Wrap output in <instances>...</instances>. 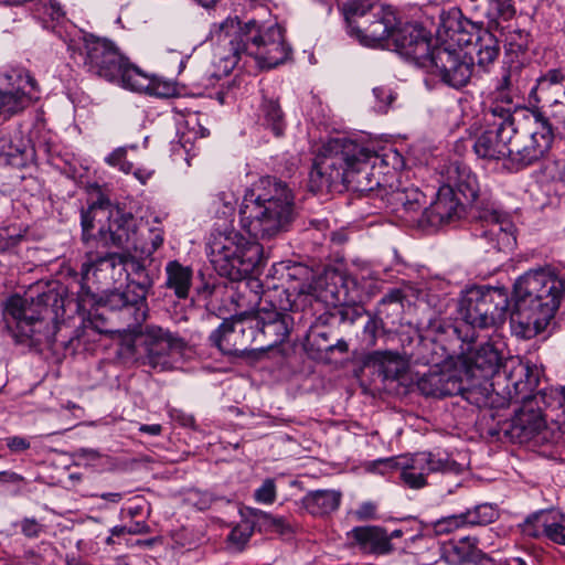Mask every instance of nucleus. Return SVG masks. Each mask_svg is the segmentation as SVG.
Segmentation results:
<instances>
[{
    "label": "nucleus",
    "instance_id": "1",
    "mask_svg": "<svg viewBox=\"0 0 565 565\" xmlns=\"http://www.w3.org/2000/svg\"><path fill=\"white\" fill-rule=\"evenodd\" d=\"M377 160L394 169L402 164L401 154L393 148H382L379 152L369 142L329 139L315 159L309 174L310 186L313 191H332L339 186L356 192L372 191L380 184L370 172Z\"/></svg>",
    "mask_w": 565,
    "mask_h": 565
},
{
    "label": "nucleus",
    "instance_id": "2",
    "mask_svg": "<svg viewBox=\"0 0 565 565\" xmlns=\"http://www.w3.org/2000/svg\"><path fill=\"white\" fill-rule=\"evenodd\" d=\"M446 185H451L471 203L473 224L472 234L486 252H500L511 248L515 243L513 224L510 216L490 196L480 194L476 174L469 167L451 162L446 170Z\"/></svg>",
    "mask_w": 565,
    "mask_h": 565
},
{
    "label": "nucleus",
    "instance_id": "3",
    "mask_svg": "<svg viewBox=\"0 0 565 565\" xmlns=\"http://www.w3.org/2000/svg\"><path fill=\"white\" fill-rule=\"evenodd\" d=\"M564 282L544 269L531 270L514 284V308L510 324L514 334L530 339L541 332L557 311Z\"/></svg>",
    "mask_w": 565,
    "mask_h": 565
},
{
    "label": "nucleus",
    "instance_id": "4",
    "mask_svg": "<svg viewBox=\"0 0 565 565\" xmlns=\"http://www.w3.org/2000/svg\"><path fill=\"white\" fill-rule=\"evenodd\" d=\"M481 26L482 22L465 18L459 9L440 15L437 29L440 43L433 47L426 67L447 86L460 89L469 83L475 64L463 47L472 43Z\"/></svg>",
    "mask_w": 565,
    "mask_h": 565
},
{
    "label": "nucleus",
    "instance_id": "5",
    "mask_svg": "<svg viewBox=\"0 0 565 565\" xmlns=\"http://www.w3.org/2000/svg\"><path fill=\"white\" fill-rule=\"evenodd\" d=\"M87 209L81 211L82 242L85 248L110 246L135 252L138 223L135 215L114 203L103 186L88 188Z\"/></svg>",
    "mask_w": 565,
    "mask_h": 565
},
{
    "label": "nucleus",
    "instance_id": "6",
    "mask_svg": "<svg viewBox=\"0 0 565 565\" xmlns=\"http://www.w3.org/2000/svg\"><path fill=\"white\" fill-rule=\"evenodd\" d=\"M218 36L226 51L222 60L231 70L243 55L253 56L263 67L273 68L286 62L291 54L285 31L277 23L264 26L250 20L242 25L237 18H228L221 23Z\"/></svg>",
    "mask_w": 565,
    "mask_h": 565
},
{
    "label": "nucleus",
    "instance_id": "7",
    "mask_svg": "<svg viewBox=\"0 0 565 565\" xmlns=\"http://www.w3.org/2000/svg\"><path fill=\"white\" fill-rule=\"evenodd\" d=\"M294 198L286 183L265 177L246 189L239 220L254 238L269 239L287 231L292 218Z\"/></svg>",
    "mask_w": 565,
    "mask_h": 565
},
{
    "label": "nucleus",
    "instance_id": "8",
    "mask_svg": "<svg viewBox=\"0 0 565 565\" xmlns=\"http://www.w3.org/2000/svg\"><path fill=\"white\" fill-rule=\"evenodd\" d=\"M509 296L504 288L471 286L461 292L458 306L460 319L440 327L448 337L469 345L478 338V330L495 328L505 321Z\"/></svg>",
    "mask_w": 565,
    "mask_h": 565
},
{
    "label": "nucleus",
    "instance_id": "9",
    "mask_svg": "<svg viewBox=\"0 0 565 565\" xmlns=\"http://www.w3.org/2000/svg\"><path fill=\"white\" fill-rule=\"evenodd\" d=\"M62 307L63 300L53 294H42L30 300L12 295L6 300L3 312L13 320L14 326L9 328L17 343L51 348L58 330L57 310Z\"/></svg>",
    "mask_w": 565,
    "mask_h": 565
},
{
    "label": "nucleus",
    "instance_id": "10",
    "mask_svg": "<svg viewBox=\"0 0 565 565\" xmlns=\"http://www.w3.org/2000/svg\"><path fill=\"white\" fill-rule=\"evenodd\" d=\"M508 384L505 385L509 403H521L511 419L508 430L512 439L523 444L534 438L546 427L543 407L535 398H531L542 375V370L530 361L511 360L505 364Z\"/></svg>",
    "mask_w": 565,
    "mask_h": 565
},
{
    "label": "nucleus",
    "instance_id": "11",
    "mask_svg": "<svg viewBox=\"0 0 565 565\" xmlns=\"http://www.w3.org/2000/svg\"><path fill=\"white\" fill-rule=\"evenodd\" d=\"M263 247L234 228L214 230L206 243V253L215 271L239 281L260 263Z\"/></svg>",
    "mask_w": 565,
    "mask_h": 565
},
{
    "label": "nucleus",
    "instance_id": "12",
    "mask_svg": "<svg viewBox=\"0 0 565 565\" xmlns=\"http://www.w3.org/2000/svg\"><path fill=\"white\" fill-rule=\"evenodd\" d=\"M82 67L85 72L128 89L145 88L146 77L130 63L110 40L93 34L84 36Z\"/></svg>",
    "mask_w": 565,
    "mask_h": 565
},
{
    "label": "nucleus",
    "instance_id": "13",
    "mask_svg": "<svg viewBox=\"0 0 565 565\" xmlns=\"http://www.w3.org/2000/svg\"><path fill=\"white\" fill-rule=\"evenodd\" d=\"M348 34L362 45L377 46L393 39L399 17L391 6H376L371 0H350L343 6Z\"/></svg>",
    "mask_w": 565,
    "mask_h": 565
},
{
    "label": "nucleus",
    "instance_id": "14",
    "mask_svg": "<svg viewBox=\"0 0 565 565\" xmlns=\"http://www.w3.org/2000/svg\"><path fill=\"white\" fill-rule=\"evenodd\" d=\"M515 121L512 140L511 168L521 170L544 159L554 140L550 118L540 110L523 111Z\"/></svg>",
    "mask_w": 565,
    "mask_h": 565
},
{
    "label": "nucleus",
    "instance_id": "15",
    "mask_svg": "<svg viewBox=\"0 0 565 565\" xmlns=\"http://www.w3.org/2000/svg\"><path fill=\"white\" fill-rule=\"evenodd\" d=\"M132 273L141 276L139 281L129 280L124 290L114 289L105 296V306L111 311H118L125 324V330L134 331L142 326L148 317L147 296L152 287V280L146 273L145 266L131 260Z\"/></svg>",
    "mask_w": 565,
    "mask_h": 565
},
{
    "label": "nucleus",
    "instance_id": "16",
    "mask_svg": "<svg viewBox=\"0 0 565 565\" xmlns=\"http://www.w3.org/2000/svg\"><path fill=\"white\" fill-rule=\"evenodd\" d=\"M395 466L401 469V480L411 489L427 486L430 473L459 472L460 466L445 450L419 451L408 458H401Z\"/></svg>",
    "mask_w": 565,
    "mask_h": 565
},
{
    "label": "nucleus",
    "instance_id": "17",
    "mask_svg": "<svg viewBox=\"0 0 565 565\" xmlns=\"http://www.w3.org/2000/svg\"><path fill=\"white\" fill-rule=\"evenodd\" d=\"M256 329L252 317H232L211 333L210 340L223 354L243 356L257 350Z\"/></svg>",
    "mask_w": 565,
    "mask_h": 565
},
{
    "label": "nucleus",
    "instance_id": "18",
    "mask_svg": "<svg viewBox=\"0 0 565 565\" xmlns=\"http://www.w3.org/2000/svg\"><path fill=\"white\" fill-rule=\"evenodd\" d=\"M86 249L85 262L81 267L84 278L92 273L97 282L106 285L128 278V257L125 254L98 252V248Z\"/></svg>",
    "mask_w": 565,
    "mask_h": 565
},
{
    "label": "nucleus",
    "instance_id": "19",
    "mask_svg": "<svg viewBox=\"0 0 565 565\" xmlns=\"http://www.w3.org/2000/svg\"><path fill=\"white\" fill-rule=\"evenodd\" d=\"M394 45L408 58L420 66H427L431 54V34L422 24L398 20L392 39Z\"/></svg>",
    "mask_w": 565,
    "mask_h": 565
},
{
    "label": "nucleus",
    "instance_id": "20",
    "mask_svg": "<svg viewBox=\"0 0 565 565\" xmlns=\"http://www.w3.org/2000/svg\"><path fill=\"white\" fill-rule=\"evenodd\" d=\"M523 111L532 109L520 107L512 95L490 93L482 102V120L486 127L501 128L515 134V121Z\"/></svg>",
    "mask_w": 565,
    "mask_h": 565
},
{
    "label": "nucleus",
    "instance_id": "21",
    "mask_svg": "<svg viewBox=\"0 0 565 565\" xmlns=\"http://www.w3.org/2000/svg\"><path fill=\"white\" fill-rule=\"evenodd\" d=\"M140 345L145 353V364L164 369L169 364L168 358L171 352H181L184 348V342L181 338L174 337L169 331L151 326L147 327L142 333Z\"/></svg>",
    "mask_w": 565,
    "mask_h": 565
},
{
    "label": "nucleus",
    "instance_id": "22",
    "mask_svg": "<svg viewBox=\"0 0 565 565\" xmlns=\"http://www.w3.org/2000/svg\"><path fill=\"white\" fill-rule=\"evenodd\" d=\"M257 324L256 349L259 351L270 350L289 338L294 319L291 316H279V313H267L257 311L252 318Z\"/></svg>",
    "mask_w": 565,
    "mask_h": 565
},
{
    "label": "nucleus",
    "instance_id": "23",
    "mask_svg": "<svg viewBox=\"0 0 565 565\" xmlns=\"http://www.w3.org/2000/svg\"><path fill=\"white\" fill-rule=\"evenodd\" d=\"M460 210L459 200L451 185L445 183L439 186L436 199L422 212L419 226L438 227L458 217Z\"/></svg>",
    "mask_w": 565,
    "mask_h": 565
},
{
    "label": "nucleus",
    "instance_id": "24",
    "mask_svg": "<svg viewBox=\"0 0 565 565\" xmlns=\"http://www.w3.org/2000/svg\"><path fill=\"white\" fill-rule=\"evenodd\" d=\"M513 136L514 132L501 130V128L486 127L477 137L473 150L482 159L501 160L507 158L511 166Z\"/></svg>",
    "mask_w": 565,
    "mask_h": 565
},
{
    "label": "nucleus",
    "instance_id": "25",
    "mask_svg": "<svg viewBox=\"0 0 565 565\" xmlns=\"http://www.w3.org/2000/svg\"><path fill=\"white\" fill-rule=\"evenodd\" d=\"M18 79L17 89L0 90V115L12 116L39 99L38 82L29 72L19 73Z\"/></svg>",
    "mask_w": 565,
    "mask_h": 565
},
{
    "label": "nucleus",
    "instance_id": "26",
    "mask_svg": "<svg viewBox=\"0 0 565 565\" xmlns=\"http://www.w3.org/2000/svg\"><path fill=\"white\" fill-rule=\"evenodd\" d=\"M417 387L425 396L440 398L463 391L461 377L452 370H429L417 380Z\"/></svg>",
    "mask_w": 565,
    "mask_h": 565
},
{
    "label": "nucleus",
    "instance_id": "27",
    "mask_svg": "<svg viewBox=\"0 0 565 565\" xmlns=\"http://www.w3.org/2000/svg\"><path fill=\"white\" fill-rule=\"evenodd\" d=\"M348 536L363 554L385 556L394 551V545L390 542L388 532L382 526H355L348 533Z\"/></svg>",
    "mask_w": 565,
    "mask_h": 565
},
{
    "label": "nucleus",
    "instance_id": "28",
    "mask_svg": "<svg viewBox=\"0 0 565 565\" xmlns=\"http://www.w3.org/2000/svg\"><path fill=\"white\" fill-rule=\"evenodd\" d=\"M501 345L502 342L498 337H491L488 342L480 345L470 358V369L473 375H477L476 372H479L480 377L488 379L495 375L500 367L503 366L505 377L508 379L505 364L509 363L511 359L502 364ZM516 359L518 358H512V360Z\"/></svg>",
    "mask_w": 565,
    "mask_h": 565
},
{
    "label": "nucleus",
    "instance_id": "29",
    "mask_svg": "<svg viewBox=\"0 0 565 565\" xmlns=\"http://www.w3.org/2000/svg\"><path fill=\"white\" fill-rule=\"evenodd\" d=\"M565 89V66H558L542 73L532 87L530 96L537 103H548L553 107Z\"/></svg>",
    "mask_w": 565,
    "mask_h": 565
},
{
    "label": "nucleus",
    "instance_id": "30",
    "mask_svg": "<svg viewBox=\"0 0 565 565\" xmlns=\"http://www.w3.org/2000/svg\"><path fill=\"white\" fill-rule=\"evenodd\" d=\"M522 531L529 536L535 539L544 536L556 544L565 545V525L543 511L527 516Z\"/></svg>",
    "mask_w": 565,
    "mask_h": 565
},
{
    "label": "nucleus",
    "instance_id": "31",
    "mask_svg": "<svg viewBox=\"0 0 565 565\" xmlns=\"http://www.w3.org/2000/svg\"><path fill=\"white\" fill-rule=\"evenodd\" d=\"M425 198V194L418 189L395 190L390 195V203L401 218L419 226Z\"/></svg>",
    "mask_w": 565,
    "mask_h": 565
},
{
    "label": "nucleus",
    "instance_id": "32",
    "mask_svg": "<svg viewBox=\"0 0 565 565\" xmlns=\"http://www.w3.org/2000/svg\"><path fill=\"white\" fill-rule=\"evenodd\" d=\"M503 36V47L505 58L511 63H520L521 58L526 55L532 36L529 31L518 25H503V30H494Z\"/></svg>",
    "mask_w": 565,
    "mask_h": 565
},
{
    "label": "nucleus",
    "instance_id": "33",
    "mask_svg": "<svg viewBox=\"0 0 565 565\" xmlns=\"http://www.w3.org/2000/svg\"><path fill=\"white\" fill-rule=\"evenodd\" d=\"M342 492L333 489L309 491L302 498V505L315 516H324L337 511L341 504Z\"/></svg>",
    "mask_w": 565,
    "mask_h": 565
},
{
    "label": "nucleus",
    "instance_id": "34",
    "mask_svg": "<svg viewBox=\"0 0 565 565\" xmlns=\"http://www.w3.org/2000/svg\"><path fill=\"white\" fill-rule=\"evenodd\" d=\"M292 295L282 286H274L267 290H263L259 296L258 310L259 312L279 313V316H290L289 312L294 311L295 301Z\"/></svg>",
    "mask_w": 565,
    "mask_h": 565
},
{
    "label": "nucleus",
    "instance_id": "35",
    "mask_svg": "<svg viewBox=\"0 0 565 565\" xmlns=\"http://www.w3.org/2000/svg\"><path fill=\"white\" fill-rule=\"evenodd\" d=\"M209 135V129L201 124L196 114L190 115L185 118L178 129L177 145L184 150L186 160L196 154V141L199 139L206 138Z\"/></svg>",
    "mask_w": 565,
    "mask_h": 565
},
{
    "label": "nucleus",
    "instance_id": "36",
    "mask_svg": "<svg viewBox=\"0 0 565 565\" xmlns=\"http://www.w3.org/2000/svg\"><path fill=\"white\" fill-rule=\"evenodd\" d=\"M257 120L263 127L271 130L275 136H281L286 128V119L279 99L263 94L257 110Z\"/></svg>",
    "mask_w": 565,
    "mask_h": 565
},
{
    "label": "nucleus",
    "instance_id": "37",
    "mask_svg": "<svg viewBox=\"0 0 565 565\" xmlns=\"http://www.w3.org/2000/svg\"><path fill=\"white\" fill-rule=\"evenodd\" d=\"M166 287L173 290L179 299L188 298L192 286L193 270L178 260H170L166 265Z\"/></svg>",
    "mask_w": 565,
    "mask_h": 565
},
{
    "label": "nucleus",
    "instance_id": "38",
    "mask_svg": "<svg viewBox=\"0 0 565 565\" xmlns=\"http://www.w3.org/2000/svg\"><path fill=\"white\" fill-rule=\"evenodd\" d=\"M515 14L514 0H486L481 12L489 30H503V23L511 21Z\"/></svg>",
    "mask_w": 565,
    "mask_h": 565
},
{
    "label": "nucleus",
    "instance_id": "39",
    "mask_svg": "<svg viewBox=\"0 0 565 565\" xmlns=\"http://www.w3.org/2000/svg\"><path fill=\"white\" fill-rule=\"evenodd\" d=\"M342 321V317H339L334 312L326 311L321 313L310 324L307 338L308 340L316 343L320 350H323V345L330 344L329 340L332 335V327Z\"/></svg>",
    "mask_w": 565,
    "mask_h": 565
},
{
    "label": "nucleus",
    "instance_id": "40",
    "mask_svg": "<svg viewBox=\"0 0 565 565\" xmlns=\"http://www.w3.org/2000/svg\"><path fill=\"white\" fill-rule=\"evenodd\" d=\"M163 242L164 227L156 217L153 224L148 227L147 235L138 232L135 253L150 257L163 245Z\"/></svg>",
    "mask_w": 565,
    "mask_h": 565
},
{
    "label": "nucleus",
    "instance_id": "41",
    "mask_svg": "<svg viewBox=\"0 0 565 565\" xmlns=\"http://www.w3.org/2000/svg\"><path fill=\"white\" fill-rule=\"evenodd\" d=\"M493 30H484L477 38V64L484 71L494 63L500 53L499 40L493 35Z\"/></svg>",
    "mask_w": 565,
    "mask_h": 565
},
{
    "label": "nucleus",
    "instance_id": "42",
    "mask_svg": "<svg viewBox=\"0 0 565 565\" xmlns=\"http://www.w3.org/2000/svg\"><path fill=\"white\" fill-rule=\"evenodd\" d=\"M467 526H486L500 516L497 504L480 503L463 512Z\"/></svg>",
    "mask_w": 565,
    "mask_h": 565
},
{
    "label": "nucleus",
    "instance_id": "43",
    "mask_svg": "<svg viewBox=\"0 0 565 565\" xmlns=\"http://www.w3.org/2000/svg\"><path fill=\"white\" fill-rule=\"evenodd\" d=\"M255 531V525L250 520H242L228 533L226 537V547L231 552H243L250 541Z\"/></svg>",
    "mask_w": 565,
    "mask_h": 565
},
{
    "label": "nucleus",
    "instance_id": "44",
    "mask_svg": "<svg viewBox=\"0 0 565 565\" xmlns=\"http://www.w3.org/2000/svg\"><path fill=\"white\" fill-rule=\"evenodd\" d=\"M381 366V373L385 380H397L405 371L404 361L392 352H375Z\"/></svg>",
    "mask_w": 565,
    "mask_h": 565
},
{
    "label": "nucleus",
    "instance_id": "45",
    "mask_svg": "<svg viewBox=\"0 0 565 565\" xmlns=\"http://www.w3.org/2000/svg\"><path fill=\"white\" fill-rule=\"evenodd\" d=\"M460 544H467L465 558L469 565H495V561L477 547L478 539L465 536L459 540Z\"/></svg>",
    "mask_w": 565,
    "mask_h": 565
},
{
    "label": "nucleus",
    "instance_id": "46",
    "mask_svg": "<svg viewBox=\"0 0 565 565\" xmlns=\"http://www.w3.org/2000/svg\"><path fill=\"white\" fill-rule=\"evenodd\" d=\"M34 15L43 21H60L65 12L57 0H38L34 4Z\"/></svg>",
    "mask_w": 565,
    "mask_h": 565
},
{
    "label": "nucleus",
    "instance_id": "47",
    "mask_svg": "<svg viewBox=\"0 0 565 565\" xmlns=\"http://www.w3.org/2000/svg\"><path fill=\"white\" fill-rule=\"evenodd\" d=\"M138 73L140 75H142L143 77H146L147 84H146L145 88L132 89L134 92H139V93L143 92L149 95H154V96L163 97V98L171 97L175 94V87L172 84L167 83V82H159L154 77H150L147 73L141 71L139 67H138Z\"/></svg>",
    "mask_w": 565,
    "mask_h": 565
},
{
    "label": "nucleus",
    "instance_id": "48",
    "mask_svg": "<svg viewBox=\"0 0 565 565\" xmlns=\"http://www.w3.org/2000/svg\"><path fill=\"white\" fill-rule=\"evenodd\" d=\"M561 393L562 387H545L536 393H531V398L539 402V406L543 405L546 411H561Z\"/></svg>",
    "mask_w": 565,
    "mask_h": 565
},
{
    "label": "nucleus",
    "instance_id": "49",
    "mask_svg": "<svg viewBox=\"0 0 565 565\" xmlns=\"http://www.w3.org/2000/svg\"><path fill=\"white\" fill-rule=\"evenodd\" d=\"M265 531L278 533L280 535H290L295 532V526L285 516L274 515L269 513L268 518L260 526Z\"/></svg>",
    "mask_w": 565,
    "mask_h": 565
},
{
    "label": "nucleus",
    "instance_id": "50",
    "mask_svg": "<svg viewBox=\"0 0 565 565\" xmlns=\"http://www.w3.org/2000/svg\"><path fill=\"white\" fill-rule=\"evenodd\" d=\"M102 458L100 451L93 448H78L73 452L74 463L82 467H96Z\"/></svg>",
    "mask_w": 565,
    "mask_h": 565
},
{
    "label": "nucleus",
    "instance_id": "51",
    "mask_svg": "<svg viewBox=\"0 0 565 565\" xmlns=\"http://www.w3.org/2000/svg\"><path fill=\"white\" fill-rule=\"evenodd\" d=\"M277 498L276 482L273 478H267L260 487L254 491V499L262 504H273Z\"/></svg>",
    "mask_w": 565,
    "mask_h": 565
},
{
    "label": "nucleus",
    "instance_id": "52",
    "mask_svg": "<svg viewBox=\"0 0 565 565\" xmlns=\"http://www.w3.org/2000/svg\"><path fill=\"white\" fill-rule=\"evenodd\" d=\"M127 149L128 147L116 148L106 157V163L110 167L117 168L126 174L130 173L132 171L134 164L127 160Z\"/></svg>",
    "mask_w": 565,
    "mask_h": 565
},
{
    "label": "nucleus",
    "instance_id": "53",
    "mask_svg": "<svg viewBox=\"0 0 565 565\" xmlns=\"http://www.w3.org/2000/svg\"><path fill=\"white\" fill-rule=\"evenodd\" d=\"M461 527H467L463 512L443 518L436 523L439 533H449Z\"/></svg>",
    "mask_w": 565,
    "mask_h": 565
},
{
    "label": "nucleus",
    "instance_id": "54",
    "mask_svg": "<svg viewBox=\"0 0 565 565\" xmlns=\"http://www.w3.org/2000/svg\"><path fill=\"white\" fill-rule=\"evenodd\" d=\"M20 152V149L13 145L10 136L0 134V164L11 163V158H14Z\"/></svg>",
    "mask_w": 565,
    "mask_h": 565
},
{
    "label": "nucleus",
    "instance_id": "55",
    "mask_svg": "<svg viewBox=\"0 0 565 565\" xmlns=\"http://www.w3.org/2000/svg\"><path fill=\"white\" fill-rule=\"evenodd\" d=\"M467 544H460L458 542L457 545L454 546L452 552H448L445 557H443L436 565H469L467 563V558H465V553Z\"/></svg>",
    "mask_w": 565,
    "mask_h": 565
},
{
    "label": "nucleus",
    "instance_id": "56",
    "mask_svg": "<svg viewBox=\"0 0 565 565\" xmlns=\"http://www.w3.org/2000/svg\"><path fill=\"white\" fill-rule=\"evenodd\" d=\"M216 498L207 491H192L189 493L188 501L200 511L212 507Z\"/></svg>",
    "mask_w": 565,
    "mask_h": 565
},
{
    "label": "nucleus",
    "instance_id": "57",
    "mask_svg": "<svg viewBox=\"0 0 565 565\" xmlns=\"http://www.w3.org/2000/svg\"><path fill=\"white\" fill-rule=\"evenodd\" d=\"M356 521L364 522L379 519L377 505L372 501L362 502L354 511Z\"/></svg>",
    "mask_w": 565,
    "mask_h": 565
},
{
    "label": "nucleus",
    "instance_id": "58",
    "mask_svg": "<svg viewBox=\"0 0 565 565\" xmlns=\"http://www.w3.org/2000/svg\"><path fill=\"white\" fill-rule=\"evenodd\" d=\"M373 94L376 98V107L381 113H386L390 105L395 99L393 92L384 86L375 87Z\"/></svg>",
    "mask_w": 565,
    "mask_h": 565
},
{
    "label": "nucleus",
    "instance_id": "59",
    "mask_svg": "<svg viewBox=\"0 0 565 565\" xmlns=\"http://www.w3.org/2000/svg\"><path fill=\"white\" fill-rule=\"evenodd\" d=\"M379 326L376 320L369 318L363 327V342L366 347H374L376 344Z\"/></svg>",
    "mask_w": 565,
    "mask_h": 565
},
{
    "label": "nucleus",
    "instance_id": "60",
    "mask_svg": "<svg viewBox=\"0 0 565 565\" xmlns=\"http://www.w3.org/2000/svg\"><path fill=\"white\" fill-rule=\"evenodd\" d=\"M22 238L23 236L21 234L11 235L7 231L0 232V253L17 247Z\"/></svg>",
    "mask_w": 565,
    "mask_h": 565
},
{
    "label": "nucleus",
    "instance_id": "61",
    "mask_svg": "<svg viewBox=\"0 0 565 565\" xmlns=\"http://www.w3.org/2000/svg\"><path fill=\"white\" fill-rule=\"evenodd\" d=\"M512 67L504 70L501 78L498 79L495 88L492 93H500L502 95H512L510 88L512 86Z\"/></svg>",
    "mask_w": 565,
    "mask_h": 565
},
{
    "label": "nucleus",
    "instance_id": "62",
    "mask_svg": "<svg viewBox=\"0 0 565 565\" xmlns=\"http://www.w3.org/2000/svg\"><path fill=\"white\" fill-rule=\"evenodd\" d=\"M6 445L12 452H22L30 448V441L21 436H11L6 438Z\"/></svg>",
    "mask_w": 565,
    "mask_h": 565
},
{
    "label": "nucleus",
    "instance_id": "63",
    "mask_svg": "<svg viewBox=\"0 0 565 565\" xmlns=\"http://www.w3.org/2000/svg\"><path fill=\"white\" fill-rule=\"evenodd\" d=\"M551 117L556 132L561 138H565V108H553Z\"/></svg>",
    "mask_w": 565,
    "mask_h": 565
},
{
    "label": "nucleus",
    "instance_id": "64",
    "mask_svg": "<svg viewBox=\"0 0 565 565\" xmlns=\"http://www.w3.org/2000/svg\"><path fill=\"white\" fill-rule=\"evenodd\" d=\"M21 531L28 537H36L41 532V526L35 519L25 518L21 522Z\"/></svg>",
    "mask_w": 565,
    "mask_h": 565
}]
</instances>
